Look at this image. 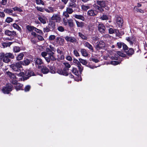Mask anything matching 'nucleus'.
Here are the masks:
<instances>
[{
    "label": "nucleus",
    "instance_id": "obj_51",
    "mask_svg": "<svg viewBox=\"0 0 147 147\" xmlns=\"http://www.w3.org/2000/svg\"><path fill=\"white\" fill-rule=\"evenodd\" d=\"M74 55L76 57H78L80 56V55L77 51L76 50H74Z\"/></svg>",
    "mask_w": 147,
    "mask_h": 147
},
{
    "label": "nucleus",
    "instance_id": "obj_27",
    "mask_svg": "<svg viewBox=\"0 0 147 147\" xmlns=\"http://www.w3.org/2000/svg\"><path fill=\"white\" fill-rule=\"evenodd\" d=\"M36 27L33 26H32L30 25H27L26 26L27 29L29 31L32 32L33 30L34 31Z\"/></svg>",
    "mask_w": 147,
    "mask_h": 147
},
{
    "label": "nucleus",
    "instance_id": "obj_29",
    "mask_svg": "<svg viewBox=\"0 0 147 147\" xmlns=\"http://www.w3.org/2000/svg\"><path fill=\"white\" fill-rule=\"evenodd\" d=\"M4 11L5 13H7L9 14L12 15L13 10L11 9L6 8L4 9Z\"/></svg>",
    "mask_w": 147,
    "mask_h": 147
},
{
    "label": "nucleus",
    "instance_id": "obj_12",
    "mask_svg": "<svg viewBox=\"0 0 147 147\" xmlns=\"http://www.w3.org/2000/svg\"><path fill=\"white\" fill-rule=\"evenodd\" d=\"M96 3L99 5L101 7H105L107 3V1H99L98 0L96 1Z\"/></svg>",
    "mask_w": 147,
    "mask_h": 147
},
{
    "label": "nucleus",
    "instance_id": "obj_36",
    "mask_svg": "<svg viewBox=\"0 0 147 147\" xmlns=\"http://www.w3.org/2000/svg\"><path fill=\"white\" fill-rule=\"evenodd\" d=\"M78 34L79 36L83 39L86 40L87 38V37L86 36L84 35L81 32H79Z\"/></svg>",
    "mask_w": 147,
    "mask_h": 147
},
{
    "label": "nucleus",
    "instance_id": "obj_58",
    "mask_svg": "<svg viewBox=\"0 0 147 147\" xmlns=\"http://www.w3.org/2000/svg\"><path fill=\"white\" fill-rule=\"evenodd\" d=\"M55 36L54 35H51L49 37V39L50 40H53L55 38Z\"/></svg>",
    "mask_w": 147,
    "mask_h": 147
},
{
    "label": "nucleus",
    "instance_id": "obj_25",
    "mask_svg": "<svg viewBox=\"0 0 147 147\" xmlns=\"http://www.w3.org/2000/svg\"><path fill=\"white\" fill-rule=\"evenodd\" d=\"M81 52L82 55L84 57H87L88 55V52L85 49H82L81 50Z\"/></svg>",
    "mask_w": 147,
    "mask_h": 147
},
{
    "label": "nucleus",
    "instance_id": "obj_56",
    "mask_svg": "<svg viewBox=\"0 0 147 147\" xmlns=\"http://www.w3.org/2000/svg\"><path fill=\"white\" fill-rule=\"evenodd\" d=\"M36 1L37 4H42L43 5L44 4L43 2L41 0H36Z\"/></svg>",
    "mask_w": 147,
    "mask_h": 147
},
{
    "label": "nucleus",
    "instance_id": "obj_21",
    "mask_svg": "<svg viewBox=\"0 0 147 147\" xmlns=\"http://www.w3.org/2000/svg\"><path fill=\"white\" fill-rule=\"evenodd\" d=\"M84 46L90 50L92 52L94 51L92 46L88 42H86L85 43Z\"/></svg>",
    "mask_w": 147,
    "mask_h": 147
},
{
    "label": "nucleus",
    "instance_id": "obj_2",
    "mask_svg": "<svg viewBox=\"0 0 147 147\" xmlns=\"http://www.w3.org/2000/svg\"><path fill=\"white\" fill-rule=\"evenodd\" d=\"M23 63L22 61L10 65V67L14 71H21L20 68L22 67V65L23 64Z\"/></svg>",
    "mask_w": 147,
    "mask_h": 147
},
{
    "label": "nucleus",
    "instance_id": "obj_1",
    "mask_svg": "<svg viewBox=\"0 0 147 147\" xmlns=\"http://www.w3.org/2000/svg\"><path fill=\"white\" fill-rule=\"evenodd\" d=\"M14 55L10 53H5L3 52L0 53V65H3V62L5 63H8L11 61L10 59L14 58Z\"/></svg>",
    "mask_w": 147,
    "mask_h": 147
},
{
    "label": "nucleus",
    "instance_id": "obj_50",
    "mask_svg": "<svg viewBox=\"0 0 147 147\" xmlns=\"http://www.w3.org/2000/svg\"><path fill=\"white\" fill-rule=\"evenodd\" d=\"M57 30L59 31L63 32L64 31V28L62 26H60L58 27Z\"/></svg>",
    "mask_w": 147,
    "mask_h": 147
},
{
    "label": "nucleus",
    "instance_id": "obj_30",
    "mask_svg": "<svg viewBox=\"0 0 147 147\" xmlns=\"http://www.w3.org/2000/svg\"><path fill=\"white\" fill-rule=\"evenodd\" d=\"M41 71L44 74H46L49 72V69L46 67H43L41 69Z\"/></svg>",
    "mask_w": 147,
    "mask_h": 147
},
{
    "label": "nucleus",
    "instance_id": "obj_60",
    "mask_svg": "<svg viewBox=\"0 0 147 147\" xmlns=\"http://www.w3.org/2000/svg\"><path fill=\"white\" fill-rule=\"evenodd\" d=\"M94 7L96 8V9H98L100 11H103V9H102L100 7H99L97 5H95Z\"/></svg>",
    "mask_w": 147,
    "mask_h": 147
},
{
    "label": "nucleus",
    "instance_id": "obj_11",
    "mask_svg": "<svg viewBox=\"0 0 147 147\" xmlns=\"http://www.w3.org/2000/svg\"><path fill=\"white\" fill-rule=\"evenodd\" d=\"M56 42L58 44L62 46L64 45V40L60 37H57L56 39Z\"/></svg>",
    "mask_w": 147,
    "mask_h": 147
},
{
    "label": "nucleus",
    "instance_id": "obj_53",
    "mask_svg": "<svg viewBox=\"0 0 147 147\" xmlns=\"http://www.w3.org/2000/svg\"><path fill=\"white\" fill-rule=\"evenodd\" d=\"M73 62L76 64L77 66L80 64V61H79L78 60L76 59H74L73 60Z\"/></svg>",
    "mask_w": 147,
    "mask_h": 147
},
{
    "label": "nucleus",
    "instance_id": "obj_7",
    "mask_svg": "<svg viewBox=\"0 0 147 147\" xmlns=\"http://www.w3.org/2000/svg\"><path fill=\"white\" fill-rule=\"evenodd\" d=\"M115 19L119 27L122 26L123 22V19L117 15L115 16Z\"/></svg>",
    "mask_w": 147,
    "mask_h": 147
},
{
    "label": "nucleus",
    "instance_id": "obj_10",
    "mask_svg": "<svg viewBox=\"0 0 147 147\" xmlns=\"http://www.w3.org/2000/svg\"><path fill=\"white\" fill-rule=\"evenodd\" d=\"M63 22L64 23L65 25H67V23H68L69 26L70 27H72L74 26V23L72 20L70 19L67 20H67H66L65 18H63Z\"/></svg>",
    "mask_w": 147,
    "mask_h": 147
},
{
    "label": "nucleus",
    "instance_id": "obj_5",
    "mask_svg": "<svg viewBox=\"0 0 147 147\" xmlns=\"http://www.w3.org/2000/svg\"><path fill=\"white\" fill-rule=\"evenodd\" d=\"M105 44L102 41L97 42V45L95 46V49L97 50L103 49L105 47Z\"/></svg>",
    "mask_w": 147,
    "mask_h": 147
},
{
    "label": "nucleus",
    "instance_id": "obj_28",
    "mask_svg": "<svg viewBox=\"0 0 147 147\" xmlns=\"http://www.w3.org/2000/svg\"><path fill=\"white\" fill-rule=\"evenodd\" d=\"M23 85L20 83H18L15 87L16 89L18 91L23 89Z\"/></svg>",
    "mask_w": 147,
    "mask_h": 147
},
{
    "label": "nucleus",
    "instance_id": "obj_63",
    "mask_svg": "<svg viewBox=\"0 0 147 147\" xmlns=\"http://www.w3.org/2000/svg\"><path fill=\"white\" fill-rule=\"evenodd\" d=\"M37 37L39 40L42 41L44 40L43 38L41 36L37 35Z\"/></svg>",
    "mask_w": 147,
    "mask_h": 147
},
{
    "label": "nucleus",
    "instance_id": "obj_52",
    "mask_svg": "<svg viewBox=\"0 0 147 147\" xmlns=\"http://www.w3.org/2000/svg\"><path fill=\"white\" fill-rule=\"evenodd\" d=\"M93 25L92 24H90L88 27V29L90 31H92L93 29Z\"/></svg>",
    "mask_w": 147,
    "mask_h": 147
},
{
    "label": "nucleus",
    "instance_id": "obj_62",
    "mask_svg": "<svg viewBox=\"0 0 147 147\" xmlns=\"http://www.w3.org/2000/svg\"><path fill=\"white\" fill-rule=\"evenodd\" d=\"M5 16V14L3 11H0V17L3 19Z\"/></svg>",
    "mask_w": 147,
    "mask_h": 147
},
{
    "label": "nucleus",
    "instance_id": "obj_40",
    "mask_svg": "<svg viewBox=\"0 0 147 147\" xmlns=\"http://www.w3.org/2000/svg\"><path fill=\"white\" fill-rule=\"evenodd\" d=\"M14 11H18L19 12H22V9L20 8L17 7H16L13 8Z\"/></svg>",
    "mask_w": 147,
    "mask_h": 147
},
{
    "label": "nucleus",
    "instance_id": "obj_38",
    "mask_svg": "<svg viewBox=\"0 0 147 147\" xmlns=\"http://www.w3.org/2000/svg\"><path fill=\"white\" fill-rule=\"evenodd\" d=\"M13 50L15 52H18L20 51V49L19 47L15 46L13 48Z\"/></svg>",
    "mask_w": 147,
    "mask_h": 147
},
{
    "label": "nucleus",
    "instance_id": "obj_9",
    "mask_svg": "<svg viewBox=\"0 0 147 147\" xmlns=\"http://www.w3.org/2000/svg\"><path fill=\"white\" fill-rule=\"evenodd\" d=\"M98 28L99 31L101 33H104L106 29L105 26L102 23H100L98 24Z\"/></svg>",
    "mask_w": 147,
    "mask_h": 147
},
{
    "label": "nucleus",
    "instance_id": "obj_57",
    "mask_svg": "<svg viewBox=\"0 0 147 147\" xmlns=\"http://www.w3.org/2000/svg\"><path fill=\"white\" fill-rule=\"evenodd\" d=\"M30 86L29 85L26 86L24 90L25 92H27L29 90L30 88Z\"/></svg>",
    "mask_w": 147,
    "mask_h": 147
},
{
    "label": "nucleus",
    "instance_id": "obj_33",
    "mask_svg": "<svg viewBox=\"0 0 147 147\" xmlns=\"http://www.w3.org/2000/svg\"><path fill=\"white\" fill-rule=\"evenodd\" d=\"M12 43V42H4L3 43L2 45L3 47H9Z\"/></svg>",
    "mask_w": 147,
    "mask_h": 147
},
{
    "label": "nucleus",
    "instance_id": "obj_48",
    "mask_svg": "<svg viewBox=\"0 0 147 147\" xmlns=\"http://www.w3.org/2000/svg\"><path fill=\"white\" fill-rule=\"evenodd\" d=\"M117 54L121 57H124L125 56V55L123 54L122 52L119 51H117Z\"/></svg>",
    "mask_w": 147,
    "mask_h": 147
},
{
    "label": "nucleus",
    "instance_id": "obj_22",
    "mask_svg": "<svg viewBox=\"0 0 147 147\" xmlns=\"http://www.w3.org/2000/svg\"><path fill=\"white\" fill-rule=\"evenodd\" d=\"M73 16L77 19L83 21L85 20L84 17L81 15L75 14L73 15Z\"/></svg>",
    "mask_w": 147,
    "mask_h": 147
},
{
    "label": "nucleus",
    "instance_id": "obj_49",
    "mask_svg": "<svg viewBox=\"0 0 147 147\" xmlns=\"http://www.w3.org/2000/svg\"><path fill=\"white\" fill-rule=\"evenodd\" d=\"M119 63L117 61H113L111 62V64L113 65H116Z\"/></svg>",
    "mask_w": 147,
    "mask_h": 147
},
{
    "label": "nucleus",
    "instance_id": "obj_32",
    "mask_svg": "<svg viewBox=\"0 0 147 147\" xmlns=\"http://www.w3.org/2000/svg\"><path fill=\"white\" fill-rule=\"evenodd\" d=\"M81 8L84 11H86L90 8V7L87 5H83L81 6Z\"/></svg>",
    "mask_w": 147,
    "mask_h": 147
},
{
    "label": "nucleus",
    "instance_id": "obj_59",
    "mask_svg": "<svg viewBox=\"0 0 147 147\" xmlns=\"http://www.w3.org/2000/svg\"><path fill=\"white\" fill-rule=\"evenodd\" d=\"M68 13L66 11H65L63 12V15L66 18H67L69 17V15Z\"/></svg>",
    "mask_w": 147,
    "mask_h": 147
},
{
    "label": "nucleus",
    "instance_id": "obj_24",
    "mask_svg": "<svg viewBox=\"0 0 147 147\" xmlns=\"http://www.w3.org/2000/svg\"><path fill=\"white\" fill-rule=\"evenodd\" d=\"M75 21L78 27L82 28L84 26V23L82 22H79L76 20H75Z\"/></svg>",
    "mask_w": 147,
    "mask_h": 147
},
{
    "label": "nucleus",
    "instance_id": "obj_37",
    "mask_svg": "<svg viewBox=\"0 0 147 147\" xmlns=\"http://www.w3.org/2000/svg\"><path fill=\"white\" fill-rule=\"evenodd\" d=\"M23 63V64L22 65H28L30 63V61L28 59H26L24 61H22Z\"/></svg>",
    "mask_w": 147,
    "mask_h": 147
},
{
    "label": "nucleus",
    "instance_id": "obj_16",
    "mask_svg": "<svg viewBox=\"0 0 147 147\" xmlns=\"http://www.w3.org/2000/svg\"><path fill=\"white\" fill-rule=\"evenodd\" d=\"M5 34L8 36H13L16 34V32L15 31H11L9 30H6L5 31Z\"/></svg>",
    "mask_w": 147,
    "mask_h": 147
},
{
    "label": "nucleus",
    "instance_id": "obj_54",
    "mask_svg": "<svg viewBox=\"0 0 147 147\" xmlns=\"http://www.w3.org/2000/svg\"><path fill=\"white\" fill-rule=\"evenodd\" d=\"M100 18L102 20H106L108 19V17L107 16V15H103Z\"/></svg>",
    "mask_w": 147,
    "mask_h": 147
},
{
    "label": "nucleus",
    "instance_id": "obj_26",
    "mask_svg": "<svg viewBox=\"0 0 147 147\" xmlns=\"http://www.w3.org/2000/svg\"><path fill=\"white\" fill-rule=\"evenodd\" d=\"M76 0H71L69 3V6L73 7H75L76 6L75 3Z\"/></svg>",
    "mask_w": 147,
    "mask_h": 147
},
{
    "label": "nucleus",
    "instance_id": "obj_34",
    "mask_svg": "<svg viewBox=\"0 0 147 147\" xmlns=\"http://www.w3.org/2000/svg\"><path fill=\"white\" fill-rule=\"evenodd\" d=\"M13 27L15 29H17L19 31H20L21 30V28L16 23H14L13 25Z\"/></svg>",
    "mask_w": 147,
    "mask_h": 147
},
{
    "label": "nucleus",
    "instance_id": "obj_61",
    "mask_svg": "<svg viewBox=\"0 0 147 147\" xmlns=\"http://www.w3.org/2000/svg\"><path fill=\"white\" fill-rule=\"evenodd\" d=\"M47 53L46 52H42L41 53L42 56L45 58L46 57V56L47 55Z\"/></svg>",
    "mask_w": 147,
    "mask_h": 147
},
{
    "label": "nucleus",
    "instance_id": "obj_43",
    "mask_svg": "<svg viewBox=\"0 0 147 147\" xmlns=\"http://www.w3.org/2000/svg\"><path fill=\"white\" fill-rule=\"evenodd\" d=\"M79 71L81 73L83 69V67L80 64L77 66Z\"/></svg>",
    "mask_w": 147,
    "mask_h": 147
},
{
    "label": "nucleus",
    "instance_id": "obj_19",
    "mask_svg": "<svg viewBox=\"0 0 147 147\" xmlns=\"http://www.w3.org/2000/svg\"><path fill=\"white\" fill-rule=\"evenodd\" d=\"M44 9L45 11L48 13H53L55 11L54 8L52 7H48Z\"/></svg>",
    "mask_w": 147,
    "mask_h": 147
},
{
    "label": "nucleus",
    "instance_id": "obj_64",
    "mask_svg": "<svg viewBox=\"0 0 147 147\" xmlns=\"http://www.w3.org/2000/svg\"><path fill=\"white\" fill-rule=\"evenodd\" d=\"M10 78H11V80L15 79L17 78L16 76L13 74H12V75H11V76Z\"/></svg>",
    "mask_w": 147,
    "mask_h": 147
},
{
    "label": "nucleus",
    "instance_id": "obj_55",
    "mask_svg": "<svg viewBox=\"0 0 147 147\" xmlns=\"http://www.w3.org/2000/svg\"><path fill=\"white\" fill-rule=\"evenodd\" d=\"M11 83L12 84L15 85H17L18 84V81L17 80V79L11 80Z\"/></svg>",
    "mask_w": 147,
    "mask_h": 147
},
{
    "label": "nucleus",
    "instance_id": "obj_6",
    "mask_svg": "<svg viewBox=\"0 0 147 147\" xmlns=\"http://www.w3.org/2000/svg\"><path fill=\"white\" fill-rule=\"evenodd\" d=\"M34 61L36 67H38V68H40L41 67V65L43 64V62L42 59L38 58H36L34 59Z\"/></svg>",
    "mask_w": 147,
    "mask_h": 147
},
{
    "label": "nucleus",
    "instance_id": "obj_8",
    "mask_svg": "<svg viewBox=\"0 0 147 147\" xmlns=\"http://www.w3.org/2000/svg\"><path fill=\"white\" fill-rule=\"evenodd\" d=\"M51 19L55 22H58L60 21L61 18L59 14H54L51 17Z\"/></svg>",
    "mask_w": 147,
    "mask_h": 147
},
{
    "label": "nucleus",
    "instance_id": "obj_39",
    "mask_svg": "<svg viewBox=\"0 0 147 147\" xmlns=\"http://www.w3.org/2000/svg\"><path fill=\"white\" fill-rule=\"evenodd\" d=\"M66 11L69 14H71L73 12V10L72 8L67 7L66 9Z\"/></svg>",
    "mask_w": 147,
    "mask_h": 147
},
{
    "label": "nucleus",
    "instance_id": "obj_46",
    "mask_svg": "<svg viewBox=\"0 0 147 147\" xmlns=\"http://www.w3.org/2000/svg\"><path fill=\"white\" fill-rule=\"evenodd\" d=\"M134 51L132 49H130L128 51L127 54L129 55H131L134 53Z\"/></svg>",
    "mask_w": 147,
    "mask_h": 147
},
{
    "label": "nucleus",
    "instance_id": "obj_18",
    "mask_svg": "<svg viewBox=\"0 0 147 147\" xmlns=\"http://www.w3.org/2000/svg\"><path fill=\"white\" fill-rule=\"evenodd\" d=\"M63 49V48L59 47L57 49V53L61 55V59H63L64 58V57L63 55V52L62 51Z\"/></svg>",
    "mask_w": 147,
    "mask_h": 147
},
{
    "label": "nucleus",
    "instance_id": "obj_17",
    "mask_svg": "<svg viewBox=\"0 0 147 147\" xmlns=\"http://www.w3.org/2000/svg\"><path fill=\"white\" fill-rule=\"evenodd\" d=\"M126 40L128 42L130 45H132L135 40V38L133 36L126 38Z\"/></svg>",
    "mask_w": 147,
    "mask_h": 147
},
{
    "label": "nucleus",
    "instance_id": "obj_4",
    "mask_svg": "<svg viewBox=\"0 0 147 147\" xmlns=\"http://www.w3.org/2000/svg\"><path fill=\"white\" fill-rule=\"evenodd\" d=\"M47 54L48 56L45 58V59L47 62H49L51 60L55 61L56 60V58L53 55L54 54L53 52H51Z\"/></svg>",
    "mask_w": 147,
    "mask_h": 147
},
{
    "label": "nucleus",
    "instance_id": "obj_45",
    "mask_svg": "<svg viewBox=\"0 0 147 147\" xmlns=\"http://www.w3.org/2000/svg\"><path fill=\"white\" fill-rule=\"evenodd\" d=\"M12 21L13 19L10 17H7L5 20V22L7 23H10Z\"/></svg>",
    "mask_w": 147,
    "mask_h": 147
},
{
    "label": "nucleus",
    "instance_id": "obj_41",
    "mask_svg": "<svg viewBox=\"0 0 147 147\" xmlns=\"http://www.w3.org/2000/svg\"><path fill=\"white\" fill-rule=\"evenodd\" d=\"M72 72L76 75H78V71L77 69L73 68V69L71 70Z\"/></svg>",
    "mask_w": 147,
    "mask_h": 147
},
{
    "label": "nucleus",
    "instance_id": "obj_44",
    "mask_svg": "<svg viewBox=\"0 0 147 147\" xmlns=\"http://www.w3.org/2000/svg\"><path fill=\"white\" fill-rule=\"evenodd\" d=\"M34 31L40 34H43V32L41 30L38 29L36 28H35Z\"/></svg>",
    "mask_w": 147,
    "mask_h": 147
},
{
    "label": "nucleus",
    "instance_id": "obj_13",
    "mask_svg": "<svg viewBox=\"0 0 147 147\" xmlns=\"http://www.w3.org/2000/svg\"><path fill=\"white\" fill-rule=\"evenodd\" d=\"M38 19L41 23L43 24H46L47 20V18L45 16L40 15L38 16Z\"/></svg>",
    "mask_w": 147,
    "mask_h": 147
},
{
    "label": "nucleus",
    "instance_id": "obj_20",
    "mask_svg": "<svg viewBox=\"0 0 147 147\" xmlns=\"http://www.w3.org/2000/svg\"><path fill=\"white\" fill-rule=\"evenodd\" d=\"M34 75V72L30 71H27L25 72V76H27L26 77L27 78Z\"/></svg>",
    "mask_w": 147,
    "mask_h": 147
},
{
    "label": "nucleus",
    "instance_id": "obj_3",
    "mask_svg": "<svg viewBox=\"0 0 147 147\" xmlns=\"http://www.w3.org/2000/svg\"><path fill=\"white\" fill-rule=\"evenodd\" d=\"M12 86L11 84H7L3 88L2 91L4 94H8L12 90Z\"/></svg>",
    "mask_w": 147,
    "mask_h": 147
},
{
    "label": "nucleus",
    "instance_id": "obj_15",
    "mask_svg": "<svg viewBox=\"0 0 147 147\" xmlns=\"http://www.w3.org/2000/svg\"><path fill=\"white\" fill-rule=\"evenodd\" d=\"M97 12L92 9H90L87 12V15L90 16H96Z\"/></svg>",
    "mask_w": 147,
    "mask_h": 147
},
{
    "label": "nucleus",
    "instance_id": "obj_14",
    "mask_svg": "<svg viewBox=\"0 0 147 147\" xmlns=\"http://www.w3.org/2000/svg\"><path fill=\"white\" fill-rule=\"evenodd\" d=\"M65 39L67 41L70 42L72 43L76 42V40L75 38L72 37H69L68 36H66L65 37Z\"/></svg>",
    "mask_w": 147,
    "mask_h": 147
},
{
    "label": "nucleus",
    "instance_id": "obj_31",
    "mask_svg": "<svg viewBox=\"0 0 147 147\" xmlns=\"http://www.w3.org/2000/svg\"><path fill=\"white\" fill-rule=\"evenodd\" d=\"M24 56V54L23 53H20L16 57L17 60L20 61L22 59Z\"/></svg>",
    "mask_w": 147,
    "mask_h": 147
},
{
    "label": "nucleus",
    "instance_id": "obj_23",
    "mask_svg": "<svg viewBox=\"0 0 147 147\" xmlns=\"http://www.w3.org/2000/svg\"><path fill=\"white\" fill-rule=\"evenodd\" d=\"M57 73L59 74L65 76L68 75L67 72L65 71H62L61 69H59L57 71Z\"/></svg>",
    "mask_w": 147,
    "mask_h": 147
},
{
    "label": "nucleus",
    "instance_id": "obj_47",
    "mask_svg": "<svg viewBox=\"0 0 147 147\" xmlns=\"http://www.w3.org/2000/svg\"><path fill=\"white\" fill-rule=\"evenodd\" d=\"M63 64L65 66V67L67 68V70H68V68L71 67L70 65L68 63L66 62H64Z\"/></svg>",
    "mask_w": 147,
    "mask_h": 147
},
{
    "label": "nucleus",
    "instance_id": "obj_35",
    "mask_svg": "<svg viewBox=\"0 0 147 147\" xmlns=\"http://www.w3.org/2000/svg\"><path fill=\"white\" fill-rule=\"evenodd\" d=\"M79 60L80 63H81L83 65H85L87 64V62L85 60L80 58L79 59Z\"/></svg>",
    "mask_w": 147,
    "mask_h": 147
},
{
    "label": "nucleus",
    "instance_id": "obj_42",
    "mask_svg": "<svg viewBox=\"0 0 147 147\" xmlns=\"http://www.w3.org/2000/svg\"><path fill=\"white\" fill-rule=\"evenodd\" d=\"M134 9L138 12H140V13H143L144 12V11L142 9L138 8L136 6H135L134 7Z\"/></svg>",
    "mask_w": 147,
    "mask_h": 147
}]
</instances>
